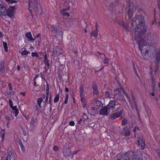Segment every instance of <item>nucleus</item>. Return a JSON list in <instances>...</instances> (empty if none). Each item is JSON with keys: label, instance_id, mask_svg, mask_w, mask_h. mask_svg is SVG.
<instances>
[{"label": "nucleus", "instance_id": "obj_1", "mask_svg": "<svg viewBox=\"0 0 160 160\" xmlns=\"http://www.w3.org/2000/svg\"><path fill=\"white\" fill-rule=\"evenodd\" d=\"M132 28L134 31V39L138 43L139 49L144 58H146L148 51L147 46L144 45L142 46L141 43L142 40L141 35L142 32H146V28L143 20V17L142 16H135L133 19L132 22Z\"/></svg>", "mask_w": 160, "mask_h": 160}, {"label": "nucleus", "instance_id": "obj_2", "mask_svg": "<svg viewBox=\"0 0 160 160\" xmlns=\"http://www.w3.org/2000/svg\"><path fill=\"white\" fill-rule=\"evenodd\" d=\"M113 94L115 98H116L119 100L122 101L124 100V99L123 96V95L124 94L130 102V98L128 95L121 88L115 89L113 92Z\"/></svg>", "mask_w": 160, "mask_h": 160}, {"label": "nucleus", "instance_id": "obj_3", "mask_svg": "<svg viewBox=\"0 0 160 160\" xmlns=\"http://www.w3.org/2000/svg\"><path fill=\"white\" fill-rule=\"evenodd\" d=\"M108 111L111 114L117 111L121 108L120 105H118L114 100H111L107 106Z\"/></svg>", "mask_w": 160, "mask_h": 160}, {"label": "nucleus", "instance_id": "obj_4", "mask_svg": "<svg viewBox=\"0 0 160 160\" xmlns=\"http://www.w3.org/2000/svg\"><path fill=\"white\" fill-rule=\"evenodd\" d=\"M102 103L98 100H95L92 108L90 109H88V112L90 114H93L96 113L97 111H98L99 109L102 107Z\"/></svg>", "mask_w": 160, "mask_h": 160}, {"label": "nucleus", "instance_id": "obj_5", "mask_svg": "<svg viewBox=\"0 0 160 160\" xmlns=\"http://www.w3.org/2000/svg\"><path fill=\"white\" fill-rule=\"evenodd\" d=\"M29 7L33 8L37 13L41 11L42 9L39 5L38 0H29Z\"/></svg>", "mask_w": 160, "mask_h": 160}, {"label": "nucleus", "instance_id": "obj_6", "mask_svg": "<svg viewBox=\"0 0 160 160\" xmlns=\"http://www.w3.org/2000/svg\"><path fill=\"white\" fill-rule=\"evenodd\" d=\"M138 10L137 6L134 5L132 3H129L128 4V10L127 12L128 18L130 19L133 16L134 12H136Z\"/></svg>", "mask_w": 160, "mask_h": 160}, {"label": "nucleus", "instance_id": "obj_7", "mask_svg": "<svg viewBox=\"0 0 160 160\" xmlns=\"http://www.w3.org/2000/svg\"><path fill=\"white\" fill-rule=\"evenodd\" d=\"M18 7V5L9 7L8 9H7V16L10 18H12L15 15V11Z\"/></svg>", "mask_w": 160, "mask_h": 160}, {"label": "nucleus", "instance_id": "obj_8", "mask_svg": "<svg viewBox=\"0 0 160 160\" xmlns=\"http://www.w3.org/2000/svg\"><path fill=\"white\" fill-rule=\"evenodd\" d=\"M138 144L141 149H143L145 148V143L142 137L140 136L138 138Z\"/></svg>", "mask_w": 160, "mask_h": 160}, {"label": "nucleus", "instance_id": "obj_9", "mask_svg": "<svg viewBox=\"0 0 160 160\" xmlns=\"http://www.w3.org/2000/svg\"><path fill=\"white\" fill-rule=\"evenodd\" d=\"M123 112V110L122 109L119 112L114 113L111 116V118L114 119L116 118L120 117H122V114Z\"/></svg>", "mask_w": 160, "mask_h": 160}, {"label": "nucleus", "instance_id": "obj_10", "mask_svg": "<svg viewBox=\"0 0 160 160\" xmlns=\"http://www.w3.org/2000/svg\"><path fill=\"white\" fill-rule=\"evenodd\" d=\"M7 8L6 7L2 4H0V15L7 16Z\"/></svg>", "mask_w": 160, "mask_h": 160}, {"label": "nucleus", "instance_id": "obj_11", "mask_svg": "<svg viewBox=\"0 0 160 160\" xmlns=\"http://www.w3.org/2000/svg\"><path fill=\"white\" fill-rule=\"evenodd\" d=\"M111 114L110 112L108 111V109L107 107H104L100 110V114L102 115H107L108 114Z\"/></svg>", "mask_w": 160, "mask_h": 160}, {"label": "nucleus", "instance_id": "obj_12", "mask_svg": "<svg viewBox=\"0 0 160 160\" xmlns=\"http://www.w3.org/2000/svg\"><path fill=\"white\" fill-rule=\"evenodd\" d=\"M25 36L28 38L30 41L32 42V41H34L35 40V39L33 38L32 35V34L31 32H27L25 35Z\"/></svg>", "mask_w": 160, "mask_h": 160}, {"label": "nucleus", "instance_id": "obj_13", "mask_svg": "<svg viewBox=\"0 0 160 160\" xmlns=\"http://www.w3.org/2000/svg\"><path fill=\"white\" fill-rule=\"evenodd\" d=\"M4 63L3 61H0V72H4Z\"/></svg>", "mask_w": 160, "mask_h": 160}, {"label": "nucleus", "instance_id": "obj_14", "mask_svg": "<svg viewBox=\"0 0 160 160\" xmlns=\"http://www.w3.org/2000/svg\"><path fill=\"white\" fill-rule=\"evenodd\" d=\"M81 100L82 103V105L83 108H85L87 107L86 101L83 97H81Z\"/></svg>", "mask_w": 160, "mask_h": 160}, {"label": "nucleus", "instance_id": "obj_15", "mask_svg": "<svg viewBox=\"0 0 160 160\" xmlns=\"http://www.w3.org/2000/svg\"><path fill=\"white\" fill-rule=\"evenodd\" d=\"M84 87L82 85H81L80 87V97H83Z\"/></svg>", "mask_w": 160, "mask_h": 160}, {"label": "nucleus", "instance_id": "obj_16", "mask_svg": "<svg viewBox=\"0 0 160 160\" xmlns=\"http://www.w3.org/2000/svg\"><path fill=\"white\" fill-rule=\"evenodd\" d=\"M100 58H101L102 59L104 58V59L103 61V63L105 64H107L108 63V59L105 58V56L102 54H100Z\"/></svg>", "mask_w": 160, "mask_h": 160}, {"label": "nucleus", "instance_id": "obj_17", "mask_svg": "<svg viewBox=\"0 0 160 160\" xmlns=\"http://www.w3.org/2000/svg\"><path fill=\"white\" fill-rule=\"evenodd\" d=\"M124 132L123 134L125 136H128L130 134V131L127 128H125L124 129Z\"/></svg>", "mask_w": 160, "mask_h": 160}, {"label": "nucleus", "instance_id": "obj_18", "mask_svg": "<svg viewBox=\"0 0 160 160\" xmlns=\"http://www.w3.org/2000/svg\"><path fill=\"white\" fill-rule=\"evenodd\" d=\"M124 132L123 134L125 136H128L130 134V131L127 128H125L124 129Z\"/></svg>", "mask_w": 160, "mask_h": 160}, {"label": "nucleus", "instance_id": "obj_19", "mask_svg": "<svg viewBox=\"0 0 160 160\" xmlns=\"http://www.w3.org/2000/svg\"><path fill=\"white\" fill-rule=\"evenodd\" d=\"M118 23L120 26L123 27L125 28H126L127 27L128 25L127 24H126L123 21L119 22Z\"/></svg>", "mask_w": 160, "mask_h": 160}, {"label": "nucleus", "instance_id": "obj_20", "mask_svg": "<svg viewBox=\"0 0 160 160\" xmlns=\"http://www.w3.org/2000/svg\"><path fill=\"white\" fill-rule=\"evenodd\" d=\"M30 52L29 51H27L26 49H25L23 51L21 52V54L22 55H26L30 53Z\"/></svg>", "mask_w": 160, "mask_h": 160}, {"label": "nucleus", "instance_id": "obj_21", "mask_svg": "<svg viewBox=\"0 0 160 160\" xmlns=\"http://www.w3.org/2000/svg\"><path fill=\"white\" fill-rule=\"evenodd\" d=\"M68 9H64L61 11L60 12L64 16H69V14L65 12V11L68 10Z\"/></svg>", "mask_w": 160, "mask_h": 160}, {"label": "nucleus", "instance_id": "obj_22", "mask_svg": "<svg viewBox=\"0 0 160 160\" xmlns=\"http://www.w3.org/2000/svg\"><path fill=\"white\" fill-rule=\"evenodd\" d=\"M92 88L94 93L96 94H97L98 93V89L97 87L95 85L93 86Z\"/></svg>", "mask_w": 160, "mask_h": 160}, {"label": "nucleus", "instance_id": "obj_23", "mask_svg": "<svg viewBox=\"0 0 160 160\" xmlns=\"http://www.w3.org/2000/svg\"><path fill=\"white\" fill-rule=\"evenodd\" d=\"M12 156V152H9L7 156L6 159L8 160H11Z\"/></svg>", "mask_w": 160, "mask_h": 160}, {"label": "nucleus", "instance_id": "obj_24", "mask_svg": "<svg viewBox=\"0 0 160 160\" xmlns=\"http://www.w3.org/2000/svg\"><path fill=\"white\" fill-rule=\"evenodd\" d=\"M3 44L5 52H8V47L7 43L6 42H3Z\"/></svg>", "mask_w": 160, "mask_h": 160}, {"label": "nucleus", "instance_id": "obj_25", "mask_svg": "<svg viewBox=\"0 0 160 160\" xmlns=\"http://www.w3.org/2000/svg\"><path fill=\"white\" fill-rule=\"evenodd\" d=\"M42 98H39L37 99V103L40 107H41V104L42 102Z\"/></svg>", "mask_w": 160, "mask_h": 160}, {"label": "nucleus", "instance_id": "obj_26", "mask_svg": "<svg viewBox=\"0 0 160 160\" xmlns=\"http://www.w3.org/2000/svg\"><path fill=\"white\" fill-rule=\"evenodd\" d=\"M59 94H56L54 98V102H57L59 99Z\"/></svg>", "mask_w": 160, "mask_h": 160}, {"label": "nucleus", "instance_id": "obj_27", "mask_svg": "<svg viewBox=\"0 0 160 160\" xmlns=\"http://www.w3.org/2000/svg\"><path fill=\"white\" fill-rule=\"evenodd\" d=\"M98 31L97 29L95 31H94L92 33V36L94 37H96L98 35Z\"/></svg>", "mask_w": 160, "mask_h": 160}, {"label": "nucleus", "instance_id": "obj_28", "mask_svg": "<svg viewBox=\"0 0 160 160\" xmlns=\"http://www.w3.org/2000/svg\"><path fill=\"white\" fill-rule=\"evenodd\" d=\"M5 1L8 3H16L17 2V1L15 0H5Z\"/></svg>", "mask_w": 160, "mask_h": 160}, {"label": "nucleus", "instance_id": "obj_29", "mask_svg": "<svg viewBox=\"0 0 160 160\" xmlns=\"http://www.w3.org/2000/svg\"><path fill=\"white\" fill-rule=\"evenodd\" d=\"M15 93V92L13 91L9 92L7 93L8 95H9L10 96L12 95H13Z\"/></svg>", "mask_w": 160, "mask_h": 160}, {"label": "nucleus", "instance_id": "obj_30", "mask_svg": "<svg viewBox=\"0 0 160 160\" xmlns=\"http://www.w3.org/2000/svg\"><path fill=\"white\" fill-rule=\"evenodd\" d=\"M127 120L126 119H123L122 121V125L123 126L124 125L127 123Z\"/></svg>", "mask_w": 160, "mask_h": 160}, {"label": "nucleus", "instance_id": "obj_31", "mask_svg": "<svg viewBox=\"0 0 160 160\" xmlns=\"http://www.w3.org/2000/svg\"><path fill=\"white\" fill-rule=\"evenodd\" d=\"M32 56L33 57H38V55L37 52H32Z\"/></svg>", "mask_w": 160, "mask_h": 160}, {"label": "nucleus", "instance_id": "obj_32", "mask_svg": "<svg viewBox=\"0 0 160 160\" xmlns=\"http://www.w3.org/2000/svg\"><path fill=\"white\" fill-rule=\"evenodd\" d=\"M19 144L21 148L22 149V151H23L24 150V146L23 145L22 142H20Z\"/></svg>", "mask_w": 160, "mask_h": 160}, {"label": "nucleus", "instance_id": "obj_33", "mask_svg": "<svg viewBox=\"0 0 160 160\" xmlns=\"http://www.w3.org/2000/svg\"><path fill=\"white\" fill-rule=\"evenodd\" d=\"M4 135H5L4 131H2V130L1 131V135L2 138V140L3 139V138L4 136Z\"/></svg>", "mask_w": 160, "mask_h": 160}, {"label": "nucleus", "instance_id": "obj_34", "mask_svg": "<svg viewBox=\"0 0 160 160\" xmlns=\"http://www.w3.org/2000/svg\"><path fill=\"white\" fill-rule=\"evenodd\" d=\"M86 120H85L84 118H83L82 117V118H81L80 120L78 121V122L79 124H80L81 123V122H84Z\"/></svg>", "mask_w": 160, "mask_h": 160}, {"label": "nucleus", "instance_id": "obj_35", "mask_svg": "<svg viewBox=\"0 0 160 160\" xmlns=\"http://www.w3.org/2000/svg\"><path fill=\"white\" fill-rule=\"evenodd\" d=\"M105 97H110L109 92L108 91L106 92L105 93Z\"/></svg>", "mask_w": 160, "mask_h": 160}, {"label": "nucleus", "instance_id": "obj_36", "mask_svg": "<svg viewBox=\"0 0 160 160\" xmlns=\"http://www.w3.org/2000/svg\"><path fill=\"white\" fill-rule=\"evenodd\" d=\"M83 118L85 120H86L88 118L87 115L85 113L83 115Z\"/></svg>", "mask_w": 160, "mask_h": 160}, {"label": "nucleus", "instance_id": "obj_37", "mask_svg": "<svg viewBox=\"0 0 160 160\" xmlns=\"http://www.w3.org/2000/svg\"><path fill=\"white\" fill-rule=\"evenodd\" d=\"M9 106L10 107H12V106L13 105V103L12 102V101L10 99H9Z\"/></svg>", "mask_w": 160, "mask_h": 160}, {"label": "nucleus", "instance_id": "obj_38", "mask_svg": "<svg viewBox=\"0 0 160 160\" xmlns=\"http://www.w3.org/2000/svg\"><path fill=\"white\" fill-rule=\"evenodd\" d=\"M18 110H16L15 111V112L13 113V114H14V116L16 117H17L18 116Z\"/></svg>", "mask_w": 160, "mask_h": 160}, {"label": "nucleus", "instance_id": "obj_39", "mask_svg": "<svg viewBox=\"0 0 160 160\" xmlns=\"http://www.w3.org/2000/svg\"><path fill=\"white\" fill-rule=\"evenodd\" d=\"M69 125L71 126H74L75 125V123L73 121H71L69 122Z\"/></svg>", "mask_w": 160, "mask_h": 160}, {"label": "nucleus", "instance_id": "obj_40", "mask_svg": "<svg viewBox=\"0 0 160 160\" xmlns=\"http://www.w3.org/2000/svg\"><path fill=\"white\" fill-rule=\"evenodd\" d=\"M160 60V54L158 55L156 57V60L157 61H158Z\"/></svg>", "mask_w": 160, "mask_h": 160}, {"label": "nucleus", "instance_id": "obj_41", "mask_svg": "<svg viewBox=\"0 0 160 160\" xmlns=\"http://www.w3.org/2000/svg\"><path fill=\"white\" fill-rule=\"evenodd\" d=\"M10 108L13 110H14L15 111L16 110H18L17 108V107L16 106H12V107H10Z\"/></svg>", "mask_w": 160, "mask_h": 160}, {"label": "nucleus", "instance_id": "obj_42", "mask_svg": "<svg viewBox=\"0 0 160 160\" xmlns=\"http://www.w3.org/2000/svg\"><path fill=\"white\" fill-rule=\"evenodd\" d=\"M53 149L54 150L56 151L58 150V147L56 146H54L53 147Z\"/></svg>", "mask_w": 160, "mask_h": 160}, {"label": "nucleus", "instance_id": "obj_43", "mask_svg": "<svg viewBox=\"0 0 160 160\" xmlns=\"http://www.w3.org/2000/svg\"><path fill=\"white\" fill-rule=\"evenodd\" d=\"M34 122H35V121L34 120L33 118H32L31 119V122H30L31 124H34Z\"/></svg>", "mask_w": 160, "mask_h": 160}, {"label": "nucleus", "instance_id": "obj_44", "mask_svg": "<svg viewBox=\"0 0 160 160\" xmlns=\"http://www.w3.org/2000/svg\"><path fill=\"white\" fill-rule=\"evenodd\" d=\"M139 128L138 127H135L133 129V131L134 132H136L137 131V130H138Z\"/></svg>", "mask_w": 160, "mask_h": 160}, {"label": "nucleus", "instance_id": "obj_45", "mask_svg": "<svg viewBox=\"0 0 160 160\" xmlns=\"http://www.w3.org/2000/svg\"><path fill=\"white\" fill-rule=\"evenodd\" d=\"M68 99V98H65L64 102V103L65 104H67V103Z\"/></svg>", "mask_w": 160, "mask_h": 160}, {"label": "nucleus", "instance_id": "obj_46", "mask_svg": "<svg viewBox=\"0 0 160 160\" xmlns=\"http://www.w3.org/2000/svg\"><path fill=\"white\" fill-rule=\"evenodd\" d=\"M37 77H38V76H37L34 78V86L36 85V82L35 81V80L36 79V78Z\"/></svg>", "mask_w": 160, "mask_h": 160}, {"label": "nucleus", "instance_id": "obj_47", "mask_svg": "<svg viewBox=\"0 0 160 160\" xmlns=\"http://www.w3.org/2000/svg\"><path fill=\"white\" fill-rule=\"evenodd\" d=\"M8 86L9 87L10 90H12V86H11V84H8Z\"/></svg>", "mask_w": 160, "mask_h": 160}, {"label": "nucleus", "instance_id": "obj_48", "mask_svg": "<svg viewBox=\"0 0 160 160\" xmlns=\"http://www.w3.org/2000/svg\"><path fill=\"white\" fill-rule=\"evenodd\" d=\"M40 36V34L39 33V34H37L36 36V37H35V38H37L38 37H39Z\"/></svg>", "mask_w": 160, "mask_h": 160}, {"label": "nucleus", "instance_id": "obj_49", "mask_svg": "<svg viewBox=\"0 0 160 160\" xmlns=\"http://www.w3.org/2000/svg\"><path fill=\"white\" fill-rule=\"evenodd\" d=\"M49 88H46V92H47V94L48 93V92H49Z\"/></svg>", "mask_w": 160, "mask_h": 160}, {"label": "nucleus", "instance_id": "obj_50", "mask_svg": "<svg viewBox=\"0 0 160 160\" xmlns=\"http://www.w3.org/2000/svg\"><path fill=\"white\" fill-rule=\"evenodd\" d=\"M21 94L24 96H25L26 94V93L25 92H21Z\"/></svg>", "mask_w": 160, "mask_h": 160}, {"label": "nucleus", "instance_id": "obj_51", "mask_svg": "<svg viewBox=\"0 0 160 160\" xmlns=\"http://www.w3.org/2000/svg\"><path fill=\"white\" fill-rule=\"evenodd\" d=\"M56 30H57V29L56 28H55L54 29H53V31H52V32H53V31H55L56 32H57V33H58V31H56Z\"/></svg>", "mask_w": 160, "mask_h": 160}, {"label": "nucleus", "instance_id": "obj_52", "mask_svg": "<svg viewBox=\"0 0 160 160\" xmlns=\"http://www.w3.org/2000/svg\"><path fill=\"white\" fill-rule=\"evenodd\" d=\"M30 49L32 51V50L34 49V48L33 47H31Z\"/></svg>", "mask_w": 160, "mask_h": 160}, {"label": "nucleus", "instance_id": "obj_53", "mask_svg": "<svg viewBox=\"0 0 160 160\" xmlns=\"http://www.w3.org/2000/svg\"><path fill=\"white\" fill-rule=\"evenodd\" d=\"M151 95L152 96H154V92H152L151 93Z\"/></svg>", "mask_w": 160, "mask_h": 160}, {"label": "nucleus", "instance_id": "obj_54", "mask_svg": "<svg viewBox=\"0 0 160 160\" xmlns=\"http://www.w3.org/2000/svg\"><path fill=\"white\" fill-rule=\"evenodd\" d=\"M2 37V33L0 32V38Z\"/></svg>", "mask_w": 160, "mask_h": 160}, {"label": "nucleus", "instance_id": "obj_55", "mask_svg": "<svg viewBox=\"0 0 160 160\" xmlns=\"http://www.w3.org/2000/svg\"><path fill=\"white\" fill-rule=\"evenodd\" d=\"M65 90L66 91V92H68V88H65Z\"/></svg>", "mask_w": 160, "mask_h": 160}, {"label": "nucleus", "instance_id": "obj_56", "mask_svg": "<svg viewBox=\"0 0 160 160\" xmlns=\"http://www.w3.org/2000/svg\"><path fill=\"white\" fill-rule=\"evenodd\" d=\"M51 27H52V28H54H54H55V26H54V25L52 26Z\"/></svg>", "mask_w": 160, "mask_h": 160}, {"label": "nucleus", "instance_id": "obj_57", "mask_svg": "<svg viewBox=\"0 0 160 160\" xmlns=\"http://www.w3.org/2000/svg\"><path fill=\"white\" fill-rule=\"evenodd\" d=\"M48 95H47V97H46V98L47 100H48Z\"/></svg>", "mask_w": 160, "mask_h": 160}, {"label": "nucleus", "instance_id": "obj_58", "mask_svg": "<svg viewBox=\"0 0 160 160\" xmlns=\"http://www.w3.org/2000/svg\"><path fill=\"white\" fill-rule=\"evenodd\" d=\"M68 98V94H67L65 98Z\"/></svg>", "mask_w": 160, "mask_h": 160}, {"label": "nucleus", "instance_id": "obj_59", "mask_svg": "<svg viewBox=\"0 0 160 160\" xmlns=\"http://www.w3.org/2000/svg\"><path fill=\"white\" fill-rule=\"evenodd\" d=\"M18 69L19 70L20 69V67H19V66L18 65Z\"/></svg>", "mask_w": 160, "mask_h": 160}, {"label": "nucleus", "instance_id": "obj_60", "mask_svg": "<svg viewBox=\"0 0 160 160\" xmlns=\"http://www.w3.org/2000/svg\"><path fill=\"white\" fill-rule=\"evenodd\" d=\"M58 32L60 34V35L62 34V32Z\"/></svg>", "mask_w": 160, "mask_h": 160}, {"label": "nucleus", "instance_id": "obj_61", "mask_svg": "<svg viewBox=\"0 0 160 160\" xmlns=\"http://www.w3.org/2000/svg\"><path fill=\"white\" fill-rule=\"evenodd\" d=\"M49 102H50V103H51V98H50L49 100Z\"/></svg>", "mask_w": 160, "mask_h": 160}, {"label": "nucleus", "instance_id": "obj_62", "mask_svg": "<svg viewBox=\"0 0 160 160\" xmlns=\"http://www.w3.org/2000/svg\"><path fill=\"white\" fill-rule=\"evenodd\" d=\"M158 86L159 88V89H160V83H159L158 84Z\"/></svg>", "mask_w": 160, "mask_h": 160}, {"label": "nucleus", "instance_id": "obj_63", "mask_svg": "<svg viewBox=\"0 0 160 160\" xmlns=\"http://www.w3.org/2000/svg\"><path fill=\"white\" fill-rule=\"evenodd\" d=\"M6 118L7 119H9V117H6Z\"/></svg>", "mask_w": 160, "mask_h": 160}, {"label": "nucleus", "instance_id": "obj_64", "mask_svg": "<svg viewBox=\"0 0 160 160\" xmlns=\"http://www.w3.org/2000/svg\"><path fill=\"white\" fill-rule=\"evenodd\" d=\"M154 23H156V22L155 21H154L153 22V24H154Z\"/></svg>", "mask_w": 160, "mask_h": 160}]
</instances>
